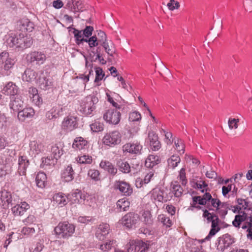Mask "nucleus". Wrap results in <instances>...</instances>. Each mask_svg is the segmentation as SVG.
<instances>
[{
  "mask_svg": "<svg viewBox=\"0 0 252 252\" xmlns=\"http://www.w3.org/2000/svg\"><path fill=\"white\" fill-rule=\"evenodd\" d=\"M115 188L118 189L122 195L125 196H129L133 192V189L131 185L125 181H116L115 184Z\"/></svg>",
  "mask_w": 252,
  "mask_h": 252,
  "instance_id": "obj_10",
  "label": "nucleus"
},
{
  "mask_svg": "<svg viewBox=\"0 0 252 252\" xmlns=\"http://www.w3.org/2000/svg\"><path fill=\"white\" fill-rule=\"evenodd\" d=\"M89 45L90 47H94L97 46H102L103 47H112L114 44L111 40H107L106 35L102 31L97 32V34L90 37Z\"/></svg>",
  "mask_w": 252,
  "mask_h": 252,
  "instance_id": "obj_3",
  "label": "nucleus"
},
{
  "mask_svg": "<svg viewBox=\"0 0 252 252\" xmlns=\"http://www.w3.org/2000/svg\"><path fill=\"white\" fill-rule=\"evenodd\" d=\"M98 231L102 233V235L107 236L110 232V226L108 223H101L97 227Z\"/></svg>",
  "mask_w": 252,
  "mask_h": 252,
  "instance_id": "obj_43",
  "label": "nucleus"
},
{
  "mask_svg": "<svg viewBox=\"0 0 252 252\" xmlns=\"http://www.w3.org/2000/svg\"><path fill=\"white\" fill-rule=\"evenodd\" d=\"M142 148V146L138 142H129L123 146L122 150L123 153L139 155L141 154Z\"/></svg>",
  "mask_w": 252,
  "mask_h": 252,
  "instance_id": "obj_8",
  "label": "nucleus"
},
{
  "mask_svg": "<svg viewBox=\"0 0 252 252\" xmlns=\"http://www.w3.org/2000/svg\"><path fill=\"white\" fill-rule=\"evenodd\" d=\"M161 222L162 223L163 225L166 227H170L172 225V221L168 217L162 215L160 218Z\"/></svg>",
  "mask_w": 252,
  "mask_h": 252,
  "instance_id": "obj_60",
  "label": "nucleus"
},
{
  "mask_svg": "<svg viewBox=\"0 0 252 252\" xmlns=\"http://www.w3.org/2000/svg\"><path fill=\"white\" fill-rule=\"evenodd\" d=\"M163 191L159 188L154 189L150 192V197L151 200L155 202L156 201L162 202L163 200Z\"/></svg>",
  "mask_w": 252,
  "mask_h": 252,
  "instance_id": "obj_34",
  "label": "nucleus"
},
{
  "mask_svg": "<svg viewBox=\"0 0 252 252\" xmlns=\"http://www.w3.org/2000/svg\"><path fill=\"white\" fill-rule=\"evenodd\" d=\"M77 163L80 164H91L92 162V157L89 155H84L76 158Z\"/></svg>",
  "mask_w": 252,
  "mask_h": 252,
  "instance_id": "obj_42",
  "label": "nucleus"
},
{
  "mask_svg": "<svg viewBox=\"0 0 252 252\" xmlns=\"http://www.w3.org/2000/svg\"><path fill=\"white\" fill-rule=\"evenodd\" d=\"M1 92L5 95H13L14 96L17 93L18 88L15 84L9 82L3 86Z\"/></svg>",
  "mask_w": 252,
  "mask_h": 252,
  "instance_id": "obj_27",
  "label": "nucleus"
},
{
  "mask_svg": "<svg viewBox=\"0 0 252 252\" xmlns=\"http://www.w3.org/2000/svg\"><path fill=\"white\" fill-rule=\"evenodd\" d=\"M51 160L50 158H42V163L40 165L41 167L45 168L47 166L51 165L53 163Z\"/></svg>",
  "mask_w": 252,
  "mask_h": 252,
  "instance_id": "obj_63",
  "label": "nucleus"
},
{
  "mask_svg": "<svg viewBox=\"0 0 252 252\" xmlns=\"http://www.w3.org/2000/svg\"><path fill=\"white\" fill-rule=\"evenodd\" d=\"M181 161L179 156L173 155L167 160L168 166L174 168L177 167Z\"/></svg>",
  "mask_w": 252,
  "mask_h": 252,
  "instance_id": "obj_41",
  "label": "nucleus"
},
{
  "mask_svg": "<svg viewBox=\"0 0 252 252\" xmlns=\"http://www.w3.org/2000/svg\"><path fill=\"white\" fill-rule=\"evenodd\" d=\"M121 118V113L117 109H108L103 114V119L107 123L112 125H117Z\"/></svg>",
  "mask_w": 252,
  "mask_h": 252,
  "instance_id": "obj_7",
  "label": "nucleus"
},
{
  "mask_svg": "<svg viewBox=\"0 0 252 252\" xmlns=\"http://www.w3.org/2000/svg\"><path fill=\"white\" fill-rule=\"evenodd\" d=\"M88 175L94 181L100 180V173L98 170L95 169H90L88 172Z\"/></svg>",
  "mask_w": 252,
  "mask_h": 252,
  "instance_id": "obj_46",
  "label": "nucleus"
},
{
  "mask_svg": "<svg viewBox=\"0 0 252 252\" xmlns=\"http://www.w3.org/2000/svg\"><path fill=\"white\" fill-rule=\"evenodd\" d=\"M235 242V239L229 234L226 233L222 235L217 240L216 245L217 250L223 252L225 249L230 247Z\"/></svg>",
  "mask_w": 252,
  "mask_h": 252,
  "instance_id": "obj_5",
  "label": "nucleus"
},
{
  "mask_svg": "<svg viewBox=\"0 0 252 252\" xmlns=\"http://www.w3.org/2000/svg\"><path fill=\"white\" fill-rule=\"evenodd\" d=\"M78 222L84 223L88 224L90 222H92L94 220H93L92 217H87V216H80L78 218Z\"/></svg>",
  "mask_w": 252,
  "mask_h": 252,
  "instance_id": "obj_56",
  "label": "nucleus"
},
{
  "mask_svg": "<svg viewBox=\"0 0 252 252\" xmlns=\"http://www.w3.org/2000/svg\"><path fill=\"white\" fill-rule=\"evenodd\" d=\"M93 31V27L90 26H86L83 30L80 31L74 29L73 33L77 45H84V43L89 45L88 40H90V37L92 35Z\"/></svg>",
  "mask_w": 252,
  "mask_h": 252,
  "instance_id": "obj_4",
  "label": "nucleus"
},
{
  "mask_svg": "<svg viewBox=\"0 0 252 252\" xmlns=\"http://www.w3.org/2000/svg\"><path fill=\"white\" fill-rule=\"evenodd\" d=\"M183 189L179 184L173 185L172 187V191L174 193V196L176 197L181 196L183 193Z\"/></svg>",
  "mask_w": 252,
  "mask_h": 252,
  "instance_id": "obj_47",
  "label": "nucleus"
},
{
  "mask_svg": "<svg viewBox=\"0 0 252 252\" xmlns=\"http://www.w3.org/2000/svg\"><path fill=\"white\" fill-rule=\"evenodd\" d=\"M36 219L34 216L30 215L23 220V222L26 225L32 224L36 221Z\"/></svg>",
  "mask_w": 252,
  "mask_h": 252,
  "instance_id": "obj_59",
  "label": "nucleus"
},
{
  "mask_svg": "<svg viewBox=\"0 0 252 252\" xmlns=\"http://www.w3.org/2000/svg\"><path fill=\"white\" fill-rule=\"evenodd\" d=\"M202 211L203 212V217L206 218L208 222H212L216 217H218L215 213H211L207 209H202Z\"/></svg>",
  "mask_w": 252,
  "mask_h": 252,
  "instance_id": "obj_45",
  "label": "nucleus"
},
{
  "mask_svg": "<svg viewBox=\"0 0 252 252\" xmlns=\"http://www.w3.org/2000/svg\"><path fill=\"white\" fill-rule=\"evenodd\" d=\"M51 158L58 160L63 155V144L59 143L52 146L51 148Z\"/></svg>",
  "mask_w": 252,
  "mask_h": 252,
  "instance_id": "obj_28",
  "label": "nucleus"
},
{
  "mask_svg": "<svg viewBox=\"0 0 252 252\" xmlns=\"http://www.w3.org/2000/svg\"><path fill=\"white\" fill-rule=\"evenodd\" d=\"M161 131L164 133L165 135L166 143L167 144H171L174 141V139L172 137V133L170 132L166 131L163 129H161Z\"/></svg>",
  "mask_w": 252,
  "mask_h": 252,
  "instance_id": "obj_52",
  "label": "nucleus"
},
{
  "mask_svg": "<svg viewBox=\"0 0 252 252\" xmlns=\"http://www.w3.org/2000/svg\"><path fill=\"white\" fill-rule=\"evenodd\" d=\"M210 201L211 203V205L214 208H215L216 210H218L219 209V207L221 204V201L220 200V199L218 198H212Z\"/></svg>",
  "mask_w": 252,
  "mask_h": 252,
  "instance_id": "obj_62",
  "label": "nucleus"
},
{
  "mask_svg": "<svg viewBox=\"0 0 252 252\" xmlns=\"http://www.w3.org/2000/svg\"><path fill=\"white\" fill-rule=\"evenodd\" d=\"M121 134L118 131H113L107 133L102 139L103 144L110 147H114L120 143Z\"/></svg>",
  "mask_w": 252,
  "mask_h": 252,
  "instance_id": "obj_6",
  "label": "nucleus"
},
{
  "mask_svg": "<svg viewBox=\"0 0 252 252\" xmlns=\"http://www.w3.org/2000/svg\"><path fill=\"white\" fill-rule=\"evenodd\" d=\"M31 98L32 99V102L37 106H39L42 103V99L38 94L32 96Z\"/></svg>",
  "mask_w": 252,
  "mask_h": 252,
  "instance_id": "obj_57",
  "label": "nucleus"
},
{
  "mask_svg": "<svg viewBox=\"0 0 252 252\" xmlns=\"http://www.w3.org/2000/svg\"><path fill=\"white\" fill-rule=\"evenodd\" d=\"M72 148L75 150H84L88 148V142L82 137H76L72 144Z\"/></svg>",
  "mask_w": 252,
  "mask_h": 252,
  "instance_id": "obj_26",
  "label": "nucleus"
},
{
  "mask_svg": "<svg viewBox=\"0 0 252 252\" xmlns=\"http://www.w3.org/2000/svg\"><path fill=\"white\" fill-rule=\"evenodd\" d=\"M196 187L200 189L201 192L203 193L205 191V189H203L204 188H206L208 187L207 184H206L204 181H197L195 183Z\"/></svg>",
  "mask_w": 252,
  "mask_h": 252,
  "instance_id": "obj_58",
  "label": "nucleus"
},
{
  "mask_svg": "<svg viewBox=\"0 0 252 252\" xmlns=\"http://www.w3.org/2000/svg\"><path fill=\"white\" fill-rule=\"evenodd\" d=\"M158 135L154 131H149L147 139V142H149L151 149L153 151H158L161 147L160 142L158 141Z\"/></svg>",
  "mask_w": 252,
  "mask_h": 252,
  "instance_id": "obj_19",
  "label": "nucleus"
},
{
  "mask_svg": "<svg viewBox=\"0 0 252 252\" xmlns=\"http://www.w3.org/2000/svg\"><path fill=\"white\" fill-rule=\"evenodd\" d=\"M197 239H191L187 244V247L190 252H206L201 245L203 242Z\"/></svg>",
  "mask_w": 252,
  "mask_h": 252,
  "instance_id": "obj_21",
  "label": "nucleus"
},
{
  "mask_svg": "<svg viewBox=\"0 0 252 252\" xmlns=\"http://www.w3.org/2000/svg\"><path fill=\"white\" fill-rule=\"evenodd\" d=\"M46 181V175L43 172H39L36 175L35 182L36 186L41 189L45 187V184Z\"/></svg>",
  "mask_w": 252,
  "mask_h": 252,
  "instance_id": "obj_39",
  "label": "nucleus"
},
{
  "mask_svg": "<svg viewBox=\"0 0 252 252\" xmlns=\"http://www.w3.org/2000/svg\"><path fill=\"white\" fill-rule=\"evenodd\" d=\"M95 78L94 79L95 82H98L102 80L104 77L105 74L103 72L102 69L100 67L95 68Z\"/></svg>",
  "mask_w": 252,
  "mask_h": 252,
  "instance_id": "obj_48",
  "label": "nucleus"
},
{
  "mask_svg": "<svg viewBox=\"0 0 252 252\" xmlns=\"http://www.w3.org/2000/svg\"><path fill=\"white\" fill-rule=\"evenodd\" d=\"M24 107V101L22 100V96L20 95L14 96L11 98L9 103V107L10 109L14 112H18L20 111Z\"/></svg>",
  "mask_w": 252,
  "mask_h": 252,
  "instance_id": "obj_16",
  "label": "nucleus"
},
{
  "mask_svg": "<svg viewBox=\"0 0 252 252\" xmlns=\"http://www.w3.org/2000/svg\"><path fill=\"white\" fill-rule=\"evenodd\" d=\"M35 114L34 109L32 107L22 108L18 113V118L20 121L24 122L27 119H31Z\"/></svg>",
  "mask_w": 252,
  "mask_h": 252,
  "instance_id": "obj_22",
  "label": "nucleus"
},
{
  "mask_svg": "<svg viewBox=\"0 0 252 252\" xmlns=\"http://www.w3.org/2000/svg\"><path fill=\"white\" fill-rule=\"evenodd\" d=\"M44 248L43 239H39L30 249V252H41Z\"/></svg>",
  "mask_w": 252,
  "mask_h": 252,
  "instance_id": "obj_40",
  "label": "nucleus"
},
{
  "mask_svg": "<svg viewBox=\"0 0 252 252\" xmlns=\"http://www.w3.org/2000/svg\"><path fill=\"white\" fill-rule=\"evenodd\" d=\"M67 196L69 201L71 204H80L86 199V195L78 189L73 191Z\"/></svg>",
  "mask_w": 252,
  "mask_h": 252,
  "instance_id": "obj_13",
  "label": "nucleus"
},
{
  "mask_svg": "<svg viewBox=\"0 0 252 252\" xmlns=\"http://www.w3.org/2000/svg\"><path fill=\"white\" fill-rule=\"evenodd\" d=\"M30 205L26 202H21L11 208V212L14 216H22L29 209Z\"/></svg>",
  "mask_w": 252,
  "mask_h": 252,
  "instance_id": "obj_20",
  "label": "nucleus"
},
{
  "mask_svg": "<svg viewBox=\"0 0 252 252\" xmlns=\"http://www.w3.org/2000/svg\"><path fill=\"white\" fill-rule=\"evenodd\" d=\"M21 232L24 235H32L35 232V231L33 227L25 226L22 229Z\"/></svg>",
  "mask_w": 252,
  "mask_h": 252,
  "instance_id": "obj_53",
  "label": "nucleus"
},
{
  "mask_svg": "<svg viewBox=\"0 0 252 252\" xmlns=\"http://www.w3.org/2000/svg\"><path fill=\"white\" fill-rule=\"evenodd\" d=\"M46 55L41 52H32L26 56V60L28 63L36 62V64H42L46 60Z\"/></svg>",
  "mask_w": 252,
  "mask_h": 252,
  "instance_id": "obj_12",
  "label": "nucleus"
},
{
  "mask_svg": "<svg viewBox=\"0 0 252 252\" xmlns=\"http://www.w3.org/2000/svg\"><path fill=\"white\" fill-rule=\"evenodd\" d=\"M98 102V99L94 94L88 95L81 100L79 111L86 116H92Z\"/></svg>",
  "mask_w": 252,
  "mask_h": 252,
  "instance_id": "obj_1",
  "label": "nucleus"
},
{
  "mask_svg": "<svg viewBox=\"0 0 252 252\" xmlns=\"http://www.w3.org/2000/svg\"><path fill=\"white\" fill-rule=\"evenodd\" d=\"M219 221L220 219L219 217H216V218L215 219V220L212 221L211 222V228L209 233L205 238L202 240V242L209 240L212 236H214L220 230V228L218 225Z\"/></svg>",
  "mask_w": 252,
  "mask_h": 252,
  "instance_id": "obj_30",
  "label": "nucleus"
},
{
  "mask_svg": "<svg viewBox=\"0 0 252 252\" xmlns=\"http://www.w3.org/2000/svg\"><path fill=\"white\" fill-rule=\"evenodd\" d=\"M53 198L54 201L60 207L65 206L67 204V200H68V196H66L61 192L55 194Z\"/></svg>",
  "mask_w": 252,
  "mask_h": 252,
  "instance_id": "obj_32",
  "label": "nucleus"
},
{
  "mask_svg": "<svg viewBox=\"0 0 252 252\" xmlns=\"http://www.w3.org/2000/svg\"><path fill=\"white\" fill-rule=\"evenodd\" d=\"M91 130L94 132H98L103 130V125L98 121H95L90 125Z\"/></svg>",
  "mask_w": 252,
  "mask_h": 252,
  "instance_id": "obj_44",
  "label": "nucleus"
},
{
  "mask_svg": "<svg viewBox=\"0 0 252 252\" xmlns=\"http://www.w3.org/2000/svg\"><path fill=\"white\" fill-rule=\"evenodd\" d=\"M63 115V108L60 105L53 107L45 114L46 118L49 120H55Z\"/></svg>",
  "mask_w": 252,
  "mask_h": 252,
  "instance_id": "obj_18",
  "label": "nucleus"
},
{
  "mask_svg": "<svg viewBox=\"0 0 252 252\" xmlns=\"http://www.w3.org/2000/svg\"><path fill=\"white\" fill-rule=\"evenodd\" d=\"M100 167L107 171L112 176H115L117 173V168L110 161L106 160H102L100 164Z\"/></svg>",
  "mask_w": 252,
  "mask_h": 252,
  "instance_id": "obj_29",
  "label": "nucleus"
},
{
  "mask_svg": "<svg viewBox=\"0 0 252 252\" xmlns=\"http://www.w3.org/2000/svg\"><path fill=\"white\" fill-rule=\"evenodd\" d=\"M174 144L177 150L180 154H183L185 152V146L181 139H174Z\"/></svg>",
  "mask_w": 252,
  "mask_h": 252,
  "instance_id": "obj_50",
  "label": "nucleus"
},
{
  "mask_svg": "<svg viewBox=\"0 0 252 252\" xmlns=\"http://www.w3.org/2000/svg\"><path fill=\"white\" fill-rule=\"evenodd\" d=\"M18 168L17 173L19 176H24L26 175L27 168L29 166L30 163L27 157L25 156H20L18 158Z\"/></svg>",
  "mask_w": 252,
  "mask_h": 252,
  "instance_id": "obj_17",
  "label": "nucleus"
},
{
  "mask_svg": "<svg viewBox=\"0 0 252 252\" xmlns=\"http://www.w3.org/2000/svg\"><path fill=\"white\" fill-rule=\"evenodd\" d=\"M130 203L128 199L124 197L119 199L117 202V208L120 212L126 211L129 208Z\"/></svg>",
  "mask_w": 252,
  "mask_h": 252,
  "instance_id": "obj_36",
  "label": "nucleus"
},
{
  "mask_svg": "<svg viewBox=\"0 0 252 252\" xmlns=\"http://www.w3.org/2000/svg\"><path fill=\"white\" fill-rule=\"evenodd\" d=\"M149 248V245L140 240H136L134 245H130L127 249L128 252H132L134 250V252H147Z\"/></svg>",
  "mask_w": 252,
  "mask_h": 252,
  "instance_id": "obj_14",
  "label": "nucleus"
},
{
  "mask_svg": "<svg viewBox=\"0 0 252 252\" xmlns=\"http://www.w3.org/2000/svg\"><path fill=\"white\" fill-rule=\"evenodd\" d=\"M160 162V158L158 156L154 155H150L146 159L145 165L147 168H153Z\"/></svg>",
  "mask_w": 252,
  "mask_h": 252,
  "instance_id": "obj_35",
  "label": "nucleus"
},
{
  "mask_svg": "<svg viewBox=\"0 0 252 252\" xmlns=\"http://www.w3.org/2000/svg\"><path fill=\"white\" fill-rule=\"evenodd\" d=\"M38 84L40 88L43 90H49L54 87V83L52 79L46 77L39 78Z\"/></svg>",
  "mask_w": 252,
  "mask_h": 252,
  "instance_id": "obj_31",
  "label": "nucleus"
},
{
  "mask_svg": "<svg viewBox=\"0 0 252 252\" xmlns=\"http://www.w3.org/2000/svg\"><path fill=\"white\" fill-rule=\"evenodd\" d=\"M118 243L115 240H108L104 244L99 246V249L104 252H108L112 249H116Z\"/></svg>",
  "mask_w": 252,
  "mask_h": 252,
  "instance_id": "obj_33",
  "label": "nucleus"
},
{
  "mask_svg": "<svg viewBox=\"0 0 252 252\" xmlns=\"http://www.w3.org/2000/svg\"><path fill=\"white\" fill-rule=\"evenodd\" d=\"M138 220V216L134 213L130 212L125 215L122 218V223L127 228H131Z\"/></svg>",
  "mask_w": 252,
  "mask_h": 252,
  "instance_id": "obj_15",
  "label": "nucleus"
},
{
  "mask_svg": "<svg viewBox=\"0 0 252 252\" xmlns=\"http://www.w3.org/2000/svg\"><path fill=\"white\" fill-rule=\"evenodd\" d=\"M33 29V24L28 19H24L21 21L20 30L22 32H31Z\"/></svg>",
  "mask_w": 252,
  "mask_h": 252,
  "instance_id": "obj_38",
  "label": "nucleus"
},
{
  "mask_svg": "<svg viewBox=\"0 0 252 252\" xmlns=\"http://www.w3.org/2000/svg\"><path fill=\"white\" fill-rule=\"evenodd\" d=\"M75 226L68 221L59 223L54 228V232L59 238L68 239L72 236L75 232Z\"/></svg>",
  "mask_w": 252,
  "mask_h": 252,
  "instance_id": "obj_2",
  "label": "nucleus"
},
{
  "mask_svg": "<svg viewBox=\"0 0 252 252\" xmlns=\"http://www.w3.org/2000/svg\"><path fill=\"white\" fill-rule=\"evenodd\" d=\"M78 126L76 117L70 116L65 118L62 123V129L68 132L76 128Z\"/></svg>",
  "mask_w": 252,
  "mask_h": 252,
  "instance_id": "obj_11",
  "label": "nucleus"
},
{
  "mask_svg": "<svg viewBox=\"0 0 252 252\" xmlns=\"http://www.w3.org/2000/svg\"><path fill=\"white\" fill-rule=\"evenodd\" d=\"M75 174V173L72 165L70 164L63 170L61 174V177L63 181L69 182L74 179Z\"/></svg>",
  "mask_w": 252,
  "mask_h": 252,
  "instance_id": "obj_25",
  "label": "nucleus"
},
{
  "mask_svg": "<svg viewBox=\"0 0 252 252\" xmlns=\"http://www.w3.org/2000/svg\"><path fill=\"white\" fill-rule=\"evenodd\" d=\"M13 195L11 192L5 189L0 191V205L4 209L9 208L10 205H13Z\"/></svg>",
  "mask_w": 252,
  "mask_h": 252,
  "instance_id": "obj_9",
  "label": "nucleus"
},
{
  "mask_svg": "<svg viewBox=\"0 0 252 252\" xmlns=\"http://www.w3.org/2000/svg\"><path fill=\"white\" fill-rule=\"evenodd\" d=\"M129 119L132 122L138 121L141 119V115L138 112H132L129 114Z\"/></svg>",
  "mask_w": 252,
  "mask_h": 252,
  "instance_id": "obj_54",
  "label": "nucleus"
},
{
  "mask_svg": "<svg viewBox=\"0 0 252 252\" xmlns=\"http://www.w3.org/2000/svg\"><path fill=\"white\" fill-rule=\"evenodd\" d=\"M180 179L182 181V184L185 185L187 182V180L186 177L185 170L184 168H182L179 172Z\"/></svg>",
  "mask_w": 252,
  "mask_h": 252,
  "instance_id": "obj_61",
  "label": "nucleus"
},
{
  "mask_svg": "<svg viewBox=\"0 0 252 252\" xmlns=\"http://www.w3.org/2000/svg\"><path fill=\"white\" fill-rule=\"evenodd\" d=\"M18 39L12 36L9 37L6 41L5 46L9 47H13L16 45Z\"/></svg>",
  "mask_w": 252,
  "mask_h": 252,
  "instance_id": "obj_55",
  "label": "nucleus"
},
{
  "mask_svg": "<svg viewBox=\"0 0 252 252\" xmlns=\"http://www.w3.org/2000/svg\"><path fill=\"white\" fill-rule=\"evenodd\" d=\"M38 73L35 70L31 68H27L25 70L22 75L23 81L28 82H37Z\"/></svg>",
  "mask_w": 252,
  "mask_h": 252,
  "instance_id": "obj_24",
  "label": "nucleus"
},
{
  "mask_svg": "<svg viewBox=\"0 0 252 252\" xmlns=\"http://www.w3.org/2000/svg\"><path fill=\"white\" fill-rule=\"evenodd\" d=\"M239 122V119L235 118H230L228 121V125L229 128L231 129H236L238 127V123Z\"/></svg>",
  "mask_w": 252,
  "mask_h": 252,
  "instance_id": "obj_51",
  "label": "nucleus"
},
{
  "mask_svg": "<svg viewBox=\"0 0 252 252\" xmlns=\"http://www.w3.org/2000/svg\"><path fill=\"white\" fill-rule=\"evenodd\" d=\"M99 49L100 48H89L87 55L83 54L85 59L86 66H87L90 63L88 60H90L91 63L97 60V58H99V54L100 53V51H98Z\"/></svg>",
  "mask_w": 252,
  "mask_h": 252,
  "instance_id": "obj_23",
  "label": "nucleus"
},
{
  "mask_svg": "<svg viewBox=\"0 0 252 252\" xmlns=\"http://www.w3.org/2000/svg\"><path fill=\"white\" fill-rule=\"evenodd\" d=\"M15 63V61L14 59L7 57L4 60L3 66L4 69L5 70H9L10 69L12 68Z\"/></svg>",
  "mask_w": 252,
  "mask_h": 252,
  "instance_id": "obj_49",
  "label": "nucleus"
},
{
  "mask_svg": "<svg viewBox=\"0 0 252 252\" xmlns=\"http://www.w3.org/2000/svg\"><path fill=\"white\" fill-rule=\"evenodd\" d=\"M242 222H243V220L240 218H238L237 215H236L232 223L234 227L239 228Z\"/></svg>",
  "mask_w": 252,
  "mask_h": 252,
  "instance_id": "obj_64",
  "label": "nucleus"
},
{
  "mask_svg": "<svg viewBox=\"0 0 252 252\" xmlns=\"http://www.w3.org/2000/svg\"><path fill=\"white\" fill-rule=\"evenodd\" d=\"M117 166L120 171L124 174H127L131 171V167L129 163L124 160H120L117 163Z\"/></svg>",
  "mask_w": 252,
  "mask_h": 252,
  "instance_id": "obj_37",
  "label": "nucleus"
}]
</instances>
